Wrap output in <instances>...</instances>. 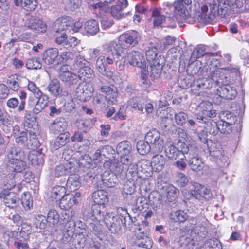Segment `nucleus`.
<instances>
[{
  "instance_id": "26",
  "label": "nucleus",
  "mask_w": 249,
  "mask_h": 249,
  "mask_svg": "<svg viewBox=\"0 0 249 249\" xmlns=\"http://www.w3.org/2000/svg\"><path fill=\"white\" fill-rule=\"evenodd\" d=\"M75 95L81 101H86L92 95L89 86L86 83H80L75 89Z\"/></svg>"
},
{
  "instance_id": "19",
  "label": "nucleus",
  "mask_w": 249,
  "mask_h": 249,
  "mask_svg": "<svg viewBox=\"0 0 249 249\" xmlns=\"http://www.w3.org/2000/svg\"><path fill=\"white\" fill-rule=\"evenodd\" d=\"M25 25L28 28L36 31L38 33H44L47 29L46 24L40 18L36 17H30Z\"/></svg>"
},
{
  "instance_id": "56",
  "label": "nucleus",
  "mask_w": 249,
  "mask_h": 249,
  "mask_svg": "<svg viewBox=\"0 0 249 249\" xmlns=\"http://www.w3.org/2000/svg\"><path fill=\"white\" fill-rule=\"evenodd\" d=\"M146 59L149 63L153 62L156 60L158 56L157 49L154 46H150L148 47V49L146 51Z\"/></svg>"
},
{
  "instance_id": "33",
  "label": "nucleus",
  "mask_w": 249,
  "mask_h": 249,
  "mask_svg": "<svg viewBox=\"0 0 249 249\" xmlns=\"http://www.w3.org/2000/svg\"><path fill=\"white\" fill-rule=\"evenodd\" d=\"M68 126V123L65 119L59 118L56 119L50 124L49 129L52 132L57 134L64 131Z\"/></svg>"
},
{
  "instance_id": "58",
  "label": "nucleus",
  "mask_w": 249,
  "mask_h": 249,
  "mask_svg": "<svg viewBox=\"0 0 249 249\" xmlns=\"http://www.w3.org/2000/svg\"><path fill=\"white\" fill-rule=\"evenodd\" d=\"M32 232V228L30 224L27 223H24L21 225V229L19 231V235L21 238L25 240L27 239L29 235Z\"/></svg>"
},
{
  "instance_id": "51",
  "label": "nucleus",
  "mask_w": 249,
  "mask_h": 249,
  "mask_svg": "<svg viewBox=\"0 0 249 249\" xmlns=\"http://www.w3.org/2000/svg\"><path fill=\"white\" fill-rule=\"evenodd\" d=\"M220 119L231 125L235 124L237 121V117L233 113L225 111L220 115Z\"/></svg>"
},
{
  "instance_id": "29",
  "label": "nucleus",
  "mask_w": 249,
  "mask_h": 249,
  "mask_svg": "<svg viewBox=\"0 0 249 249\" xmlns=\"http://www.w3.org/2000/svg\"><path fill=\"white\" fill-rule=\"evenodd\" d=\"M150 63L151 75L154 78H157L160 76L163 65L165 63L164 57L159 55L156 60Z\"/></svg>"
},
{
  "instance_id": "35",
  "label": "nucleus",
  "mask_w": 249,
  "mask_h": 249,
  "mask_svg": "<svg viewBox=\"0 0 249 249\" xmlns=\"http://www.w3.org/2000/svg\"><path fill=\"white\" fill-rule=\"evenodd\" d=\"M92 199L95 205L104 206L108 201L107 193L103 190H99L92 194Z\"/></svg>"
},
{
  "instance_id": "3",
  "label": "nucleus",
  "mask_w": 249,
  "mask_h": 249,
  "mask_svg": "<svg viewBox=\"0 0 249 249\" xmlns=\"http://www.w3.org/2000/svg\"><path fill=\"white\" fill-rule=\"evenodd\" d=\"M219 73L215 72L212 75V79L216 86H218L217 89V94L221 98L232 100L237 95L236 89L231 86L230 83L232 82L234 79L239 76V72L237 75H234L231 72L224 73L218 75Z\"/></svg>"
},
{
  "instance_id": "14",
  "label": "nucleus",
  "mask_w": 249,
  "mask_h": 249,
  "mask_svg": "<svg viewBox=\"0 0 249 249\" xmlns=\"http://www.w3.org/2000/svg\"><path fill=\"white\" fill-rule=\"evenodd\" d=\"M209 127L205 126V128L209 131L210 133L213 135L216 134L219 131L222 134L229 133L231 131V124L226 123L221 119L218 122L213 121L209 124Z\"/></svg>"
},
{
  "instance_id": "63",
  "label": "nucleus",
  "mask_w": 249,
  "mask_h": 249,
  "mask_svg": "<svg viewBox=\"0 0 249 249\" xmlns=\"http://www.w3.org/2000/svg\"><path fill=\"white\" fill-rule=\"evenodd\" d=\"M176 181L179 187H182L185 186L189 180L185 174L182 173H178L176 176Z\"/></svg>"
},
{
  "instance_id": "7",
  "label": "nucleus",
  "mask_w": 249,
  "mask_h": 249,
  "mask_svg": "<svg viewBox=\"0 0 249 249\" xmlns=\"http://www.w3.org/2000/svg\"><path fill=\"white\" fill-rule=\"evenodd\" d=\"M30 139L29 140L27 136V132L22 131L21 133L18 135V136L16 137L15 138L16 139V142L17 143L23 145L25 147H26L28 149H30L33 150L29 156V159L32 160V163H34V161L35 160V159L32 158V156L36 155V153H37L36 151H34V149L37 148V147L39 146L38 141L36 139V134L34 132H30Z\"/></svg>"
},
{
  "instance_id": "50",
  "label": "nucleus",
  "mask_w": 249,
  "mask_h": 249,
  "mask_svg": "<svg viewBox=\"0 0 249 249\" xmlns=\"http://www.w3.org/2000/svg\"><path fill=\"white\" fill-rule=\"evenodd\" d=\"M167 199L169 202L175 200L178 195V190L172 185H168L166 186Z\"/></svg>"
},
{
  "instance_id": "52",
  "label": "nucleus",
  "mask_w": 249,
  "mask_h": 249,
  "mask_svg": "<svg viewBox=\"0 0 249 249\" xmlns=\"http://www.w3.org/2000/svg\"><path fill=\"white\" fill-rule=\"evenodd\" d=\"M26 67L28 69H40L42 67V64L38 57H31L27 59Z\"/></svg>"
},
{
  "instance_id": "45",
  "label": "nucleus",
  "mask_w": 249,
  "mask_h": 249,
  "mask_svg": "<svg viewBox=\"0 0 249 249\" xmlns=\"http://www.w3.org/2000/svg\"><path fill=\"white\" fill-rule=\"evenodd\" d=\"M47 223L46 217L43 215L39 214L35 218L34 226L36 231L41 232L47 227Z\"/></svg>"
},
{
  "instance_id": "53",
  "label": "nucleus",
  "mask_w": 249,
  "mask_h": 249,
  "mask_svg": "<svg viewBox=\"0 0 249 249\" xmlns=\"http://www.w3.org/2000/svg\"><path fill=\"white\" fill-rule=\"evenodd\" d=\"M201 249H222L220 242L215 239H209L200 246Z\"/></svg>"
},
{
  "instance_id": "11",
  "label": "nucleus",
  "mask_w": 249,
  "mask_h": 249,
  "mask_svg": "<svg viewBox=\"0 0 249 249\" xmlns=\"http://www.w3.org/2000/svg\"><path fill=\"white\" fill-rule=\"evenodd\" d=\"M128 106L134 110L143 113L144 107L147 115H149L153 111V106L151 103L145 104V100L141 97H132L127 102Z\"/></svg>"
},
{
  "instance_id": "18",
  "label": "nucleus",
  "mask_w": 249,
  "mask_h": 249,
  "mask_svg": "<svg viewBox=\"0 0 249 249\" xmlns=\"http://www.w3.org/2000/svg\"><path fill=\"white\" fill-rule=\"evenodd\" d=\"M152 15L154 25L155 26H160L164 22H165L166 26L172 28H174L176 26L175 19L173 18V17H170L166 19L165 17L161 15L157 10H154L153 11Z\"/></svg>"
},
{
  "instance_id": "27",
  "label": "nucleus",
  "mask_w": 249,
  "mask_h": 249,
  "mask_svg": "<svg viewBox=\"0 0 249 249\" xmlns=\"http://www.w3.org/2000/svg\"><path fill=\"white\" fill-rule=\"evenodd\" d=\"M105 210L104 206L100 205H93L92 207L91 212L89 213L88 221H103L104 218L103 214L104 210Z\"/></svg>"
},
{
  "instance_id": "46",
  "label": "nucleus",
  "mask_w": 249,
  "mask_h": 249,
  "mask_svg": "<svg viewBox=\"0 0 249 249\" xmlns=\"http://www.w3.org/2000/svg\"><path fill=\"white\" fill-rule=\"evenodd\" d=\"M188 217L187 213L181 210L173 211L170 214V219L176 222L183 223Z\"/></svg>"
},
{
  "instance_id": "57",
  "label": "nucleus",
  "mask_w": 249,
  "mask_h": 249,
  "mask_svg": "<svg viewBox=\"0 0 249 249\" xmlns=\"http://www.w3.org/2000/svg\"><path fill=\"white\" fill-rule=\"evenodd\" d=\"M47 222L53 225H57L59 222V215L54 209L50 210L48 213Z\"/></svg>"
},
{
  "instance_id": "10",
  "label": "nucleus",
  "mask_w": 249,
  "mask_h": 249,
  "mask_svg": "<svg viewBox=\"0 0 249 249\" xmlns=\"http://www.w3.org/2000/svg\"><path fill=\"white\" fill-rule=\"evenodd\" d=\"M145 139L149 143L152 151L159 153L162 151L164 145L163 140L158 130L156 129L149 130L146 133Z\"/></svg>"
},
{
  "instance_id": "9",
  "label": "nucleus",
  "mask_w": 249,
  "mask_h": 249,
  "mask_svg": "<svg viewBox=\"0 0 249 249\" xmlns=\"http://www.w3.org/2000/svg\"><path fill=\"white\" fill-rule=\"evenodd\" d=\"M190 224L193 226L192 233L196 235V240L205 238L208 233L207 226L208 221L205 217H197L189 218Z\"/></svg>"
},
{
  "instance_id": "25",
  "label": "nucleus",
  "mask_w": 249,
  "mask_h": 249,
  "mask_svg": "<svg viewBox=\"0 0 249 249\" xmlns=\"http://www.w3.org/2000/svg\"><path fill=\"white\" fill-rule=\"evenodd\" d=\"M101 91L106 95V98L109 103L114 104L117 102L118 90L114 86H101L100 89Z\"/></svg>"
},
{
  "instance_id": "20",
  "label": "nucleus",
  "mask_w": 249,
  "mask_h": 249,
  "mask_svg": "<svg viewBox=\"0 0 249 249\" xmlns=\"http://www.w3.org/2000/svg\"><path fill=\"white\" fill-rule=\"evenodd\" d=\"M55 41L56 44L60 45L66 49L74 47L79 43V40L76 37L71 36L68 37L64 33H62L60 36H57L55 38Z\"/></svg>"
},
{
  "instance_id": "39",
  "label": "nucleus",
  "mask_w": 249,
  "mask_h": 249,
  "mask_svg": "<svg viewBox=\"0 0 249 249\" xmlns=\"http://www.w3.org/2000/svg\"><path fill=\"white\" fill-rule=\"evenodd\" d=\"M78 77L80 80H87L92 79L95 77L93 70L88 66L79 68L78 71Z\"/></svg>"
},
{
  "instance_id": "36",
  "label": "nucleus",
  "mask_w": 249,
  "mask_h": 249,
  "mask_svg": "<svg viewBox=\"0 0 249 249\" xmlns=\"http://www.w3.org/2000/svg\"><path fill=\"white\" fill-rule=\"evenodd\" d=\"M70 134L68 132L61 133L54 141L51 143V148L53 150H57L64 146L68 141Z\"/></svg>"
},
{
  "instance_id": "17",
  "label": "nucleus",
  "mask_w": 249,
  "mask_h": 249,
  "mask_svg": "<svg viewBox=\"0 0 249 249\" xmlns=\"http://www.w3.org/2000/svg\"><path fill=\"white\" fill-rule=\"evenodd\" d=\"M124 165L121 161L119 162L117 160L114 159L104 162L103 166L105 168L111 171L116 176H121L123 174V176L124 177L125 173Z\"/></svg>"
},
{
  "instance_id": "12",
  "label": "nucleus",
  "mask_w": 249,
  "mask_h": 249,
  "mask_svg": "<svg viewBox=\"0 0 249 249\" xmlns=\"http://www.w3.org/2000/svg\"><path fill=\"white\" fill-rule=\"evenodd\" d=\"M141 40V35L139 33L136 31L123 34L120 36V40L116 42L117 43L121 44L123 47H124L126 50L127 48L124 45L123 43H125L127 45H129L132 47L136 46L139 41ZM127 51L126 53H127ZM127 54H126V55Z\"/></svg>"
},
{
  "instance_id": "38",
  "label": "nucleus",
  "mask_w": 249,
  "mask_h": 249,
  "mask_svg": "<svg viewBox=\"0 0 249 249\" xmlns=\"http://www.w3.org/2000/svg\"><path fill=\"white\" fill-rule=\"evenodd\" d=\"M81 181L80 176L77 174H71L68 178L67 182V187L71 191H74L80 188Z\"/></svg>"
},
{
  "instance_id": "47",
  "label": "nucleus",
  "mask_w": 249,
  "mask_h": 249,
  "mask_svg": "<svg viewBox=\"0 0 249 249\" xmlns=\"http://www.w3.org/2000/svg\"><path fill=\"white\" fill-rule=\"evenodd\" d=\"M84 29L87 33L90 35H94L99 31L98 22L94 19L90 20L86 22Z\"/></svg>"
},
{
  "instance_id": "60",
  "label": "nucleus",
  "mask_w": 249,
  "mask_h": 249,
  "mask_svg": "<svg viewBox=\"0 0 249 249\" xmlns=\"http://www.w3.org/2000/svg\"><path fill=\"white\" fill-rule=\"evenodd\" d=\"M13 164L12 168L14 172L20 173L23 170H25L27 167L26 163L23 160V159H20L15 161L14 163H11Z\"/></svg>"
},
{
  "instance_id": "61",
  "label": "nucleus",
  "mask_w": 249,
  "mask_h": 249,
  "mask_svg": "<svg viewBox=\"0 0 249 249\" xmlns=\"http://www.w3.org/2000/svg\"><path fill=\"white\" fill-rule=\"evenodd\" d=\"M136 181L132 180H128L124 185V192L126 194H132L134 192L135 190V184Z\"/></svg>"
},
{
  "instance_id": "24",
  "label": "nucleus",
  "mask_w": 249,
  "mask_h": 249,
  "mask_svg": "<svg viewBox=\"0 0 249 249\" xmlns=\"http://www.w3.org/2000/svg\"><path fill=\"white\" fill-rule=\"evenodd\" d=\"M76 170L74 163L66 162L57 165L55 169L54 175L56 177L66 175L75 172Z\"/></svg>"
},
{
  "instance_id": "2",
  "label": "nucleus",
  "mask_w": 249,
  "mask_h": 249,
  "mask_svg": "<svg viewBox=\"0 0 249 249\" xmlns=\"http://www.w3.org/2000/svg\"><path fill=\"white\" fill-rule=\"evenodd\" d=\"M232 0H209L206 2L205 0H196L195 6L199 8L198 19L203 23L212 24L214 21L215 17L220 15H226L233 5L231 3ZM233 1H234L233 0Z\"/></svg>"
},
{
  "instance_id": "43",
  "label": "nucleus",
  "mask_w": 249,
  "mask_h": 249,
  "mask_svg": "<svg viewBox=\"0 0 249 249\" xmlns=\"http://www.w3.org/2000/svg\"><path fill=\"white\" fill-rule=\"evenodd\" d=\"M71 18L70 17L63 18L60 20L56 21L54 23L53 28L56 32H59L69 29L71 26V22L70 21Z\"/></svg>"
},
{
  "instance_id": "31",
  "label": "nucleus",
  "mask_w": 249,
  "mask_h": 249,
  "mask_svg": "<svg viewBox=\"0 0 249 249\" xmlns=\"http://www.w3.org/2000/svg\"><path fill=\"white\" fill-rule=\"evenodd\" d=\"M135 248L150 249L153 246V241L149 237L141 233L137 235V240L135 242Z\"/></svg>"
},
{
  "instance_id": "13",
  "label": "nucleus",
  "mask_w": 249,
  "mask_h": 249,
  "mask_svg": "<svg viewBox=\"0 0 249 249\" xmlns=\"http://www.w3.org/2000/svg\"><path fill=\"white\" fill-rule=\"evenodd\" d=\"M132 149L130 142L127 141L120 142L117 146V152L120 156L121 162L124 164H129L130 162L129 154Z\"/></svg>"
},
{
  "instance_id": "1",
  "label": "nucleus",
  "mask_w": 249,
  "mask_h": 249,
  "mask_svg": "<svg viewBox=\"0 0 249 249\" xmlns=\"http://www.w3.org/2000/svg\"><path fill=\"white\" fill-rule=\"evenodd\" d=\"M126 53L127 50L121 44L112 41L107 45L105 53L102 54L100 50L93 49L90 51V56L92 59L98 57L95 63L96 70L102 75L110 78L113 72L107 70L106 66L115 62L117 68L120 71L123 70L126 62Z\"/></svg>"
},
{
  "instance_id": "49",
  "label": "nucleus",
  "mask_w": 249,
  "mask_h": 249,
  "mask_svg": "<svg viewBox=\"0 0 249 249\" xmlns=\"http://www.w3.org/2000/svg\"><path fill=\"white\" fill-rule=\"evenodd\" d=\"M59 78L62 81L71 85L77 82L78 75L76 73L71 71L59 74Z\"/></svg>"
},
{
  "instance_id": "62",
  "label": "nucleus",
  "mask_w": 249,
  "mask_h": 249,
  "mask_svg": "<svg viewBox=\"0 0 249 249\" xmlns=\"http://www.w3.org/2000/svg\"><path fill=\"white\" fill-rule=\"evenodd\" d=\"M122 9L119 6H114L111 8V14L114 18L120 19L124 18L126 14L122 12Z\"/></svg>"
},
{
  "instance_id": "15",
  "label": "nucleus",
  "mask_w": 249,
  "mask_h": 249,
  "mask_svg": "<svg viewBox=\"0 0 249 249\" xmlns=\"http://www.w3.org/2000/svg\"><path fill=\"white\" fill-rule=\"evenodd\" d=\"M36 99L37 100L36 101L33 98L29 97V104L31 106H34L33 108V112L34 114H37L47 106L49 98L48 95L44 94L39 97L36 98Z\"/></svg>"
},
{
  "instance_id": "37",
  "label": "nucleus",
  "mask_w": 249,
  "mask_h": 249,
  "mask_svg": "<svg viewBox=\"0 0 249 249\" xmlns=\"http://www.w3.org/2000/svg\"><path fill=\"white\" fill-rule=\"evenodd\" d=\"M24 153L19 147H12L7 153V158L10 163H14L15 161L23 159Z\"/></svg>"
},
{
  "instance_id": "16",
  "label": "nucleus",
  "mask_w": 249,
  "mask_h": 249,
  "mask_svg": "<svg viewBox=\"0 0 249 249\" xmlns=\"http://www.w3.org/2000/svg\"><path fill=\"white\" fill-rule=\"evenodd\" d=\"M127 59L131 65L141 68H146V61L143 55L139 51H132L127 53Z\"/></svg>"
},
{
  "instance_id": "21",
  "label": "nucleus",
  "mask_w": 249,
  "mask_h": 249,
  "mask_svg": "<svg viewBox=\"0 0 249 249\" xmlns=\"http://www.w3.org/2000/svg\"><path fill=\"white\" fill-rule=\"evenodd\" d=\"M59 51L56 48H49L43 54L42 61L47 65L58 63Z\"/></svg>"
},
{
  "instance_id": "55",
  "label": "nucleus",
  "mask_w": 249,
  "mask_h": 249,
  "mask_svg": "<svg viewBox=\"0 0 249 249\" xmlns=\"http://www.w3.org/2000/svg\"><path fill=\"white\" fill-rule=\"evenodd\" d=\"M196 191L197 192L196 199H199L201 197H209L211 194L210 190L201 185L196 183Z\"/></svg>"
},
{
  "instance_id": "6",
  "label": "nucleus",
  "mask_w": 249,
  "mask_h": 249,
  "mask_svg": "<svg viewBox=\"0 0 249 249\" xmlns=\"http://www.w3.org/2000/svg\"><path fill=\"white\" fill-rule=\"evenodd\" d=\"M197 110L195 115L197 121L205 124V126L209 127L211 122L217 114L216 110L213 109L212 104L209 101H202L197 106Z\"/></svg>"
},
{
  "instance_id": "28",
  "label": "nucleus",
  "mask_w": 249,
  "mask_h": 249,
  "mask_svg": "<svg viewBox=\"0 0 249 249\" xmlns=\"http://www.w3.org/2000/svg\"><path fill=\"white\" fill-rule=\"evenodd\" d=\"M103 221L112 233L116 232L120 228L116 217L112 213H107Z\"/></svg>"
},
{
  "instance_id": "32",
  "label": "nucleus",
  "mask_w": 249,
  "mask_h": 249,
  "mask_svg": "<svg viewBox=\"0 0 249 249\" xmlns=\"http://www.w3.org/2000/svg\"><path fill=\"white\" fill-rule=\"evenodd\" d=\"M77 202V199L74 194L69 193L64 195L59 200V206L62 209H69Z\"/></svg>"
},
{
  "instance_id": "23",
  "label": "nucleus",
  "mask_w": 249,
  "mask_h": 249,
  "mask_svg": "<svg viewBox=\"0 0 249 249\" xmlns=\"http://www.w3.org/2000/svg\"><path fill=\"white\" fill-rule=\"evenodd\" d=\"M46 89L53 97H61L63 95V88L57 78H53L50 80Z\"/></svg>"
},
{
  "instance_id": "64",
  "label": "nucleus",
  "mask_w": 249,
  "mask_h": 249,
  "mask_svg": "<svg viewBox=\"0 0 249 249\" xmlns=\"http://www.w3.org/2000/svg\"><path fill=\"white\" fill-rule=\"evenodd\" d=\"M187 118V114L183 112H179L175 115V121L179 125H182L185 123Z\"/></svg>"
},
{
  "instance_id": "48",
  "label": "nucleus",
  "mask_w": 249,
  "mask_h": 249,
  "mask_svg": "<svg viewBox=\"0 0 249 249\" xmlns=\"http://www.w3.org/2000/svg\"><path fill=\"white\" fill-rule=\"evenodd\" d=\"M3 125L4 131L8 132L11 126V121L9 116L2 110L0 109V125Z\"/></svg>"
},
{
  "instance_id": "40",
  "label": "nucleus",
  "mask_w": 249,
  "mask_h": 249,
  "mask_svg": "<svg viewBox=\"0 0 249 249\" xmlns=\"http://www.w3.org/2000/svg\"><path fill=\"white\" fill-rule=\"evenodd\" d=\"M66 193V188L63 186L54 187L50 194L49 198L52 201L60 200Z\"/></svg>"
},
{
  "instance_id": "22",
  "label": "nucleus",
  "mask_w": 249,
  "mask_h": 249,
  "mask_svg": "<svg viewBox=\"0 0 249 249\" xmlns=\"http://www.w3.org/2000/svg\"><path fill=\"white\" fill-rule=\"evenodd\" d=\"M165 156L170 160H175L178 159V157H184V153L187 152L186 150L183 151L179 150L175 145L167 143L165 147Z\"/></svg>"
},
{
  "instance_id": "4",
  "label": "nucleus",
  "mask_w": 249,
  "mask_h": 249,
  "mask_svg": "<svg viewBox=\"0 0 249 249\" xmlns=\"http://www.w3.org/2000/svg\"><path fill=\"white\" fill-rule=\"evenodd\" d=\"M217 53H208L205 56V62L206 65L201 69L200 65L201 62L198 61H196L194 63L190 64L188 69L190 70L191 68L194 67V69L191 71V73L192 74H196L199 73V75L206 76L210 74H212L216 71H219L222 68H226V67L221 68L220 69L214 70L215 68H218L220 66V63L219 61L213 58L214 56L217 55ZM230 67V66H228ZM232 67H233L232 66ZM227 68V67H226Z\"/></svg>"
},
{
  "instance_id": "54",
  "label": "nucleus",
  "mask_w": 249,
  "mask_h": 249,
  "mask_svg": "<svg viewBox=\"0 0 249 249\" xmlns=\"http://www.w3.org/2000/svg\"><path fill=\"white\" fill-rule=\"evenodd\" d=\"M137 149L140 154L144 155L149 152L150 150H151V147L146 140L145 141L142 140L138 142Z\"/></svg>"
},
{
  "instance_id": "30",
  "label": "nucleus",
  "mask_w": 249,
  "mask_h": 249,
  "mask_svg": "<svg viewBox=\"0 0 249 249\" xmlns=\"http://www.w3.org/2000/svg\"><path fill=\"white\" fill-rule=\"evenodd\" d=\"M173 7L175 16V17H173L175 19V22L176 21L180 22L186 19L187 11L185 6L181 2H179V1L175 2Z\"/></svg>"
},
{
  "instance_id": "59",
  "label": "nucleus",
  "mask_w": 249,
  "mask_h": 249,
  "mask_svg": "<svg viewBox=\"0 0 249 249\" xmlns=\"http://www.w3.org/2000/svg\"><path fill=\"white\" fill-rule=\"evenodd\" d=\"M21 202L25 210L29 211L33 206L31 196L29 193H24L21 197Z\"/></svg>"
},
{
  "instance_id": "8",
  "label": "nucleus",
  "mask_w": 249,
  "mask_h": 249,
  "mask_svg": "<svg viewBox=\"0 0 249 249\" xmlns=\"http://www.w3.org/2000/svg\"><path fill=\"white\" fill-rule=\"evenodd\" d=\"M234 75H237L239 73V68L238 67H228L226 68H222L219 71H216V72L219 73L218 75L223 74L226 72H230ZM215 72L210 74L209 73L207 75V77L199 78V79L195 82V85L199 89H209L212 88L213 85V80L212 79V75L215 73ZM207 76V75L206 76Z\"/></svg>"
},
{
  "instance_id": "44",
  "label": "nucleus",
  "mask_w": 249,
  "mask_h": 249,
  "mask_svg": "<svg viewBox=\"0 0 249 249\" xmlns=\"http://www.w3.org/2000/svg\"><path fill=\"white\" fill-rule=\"evenodd\" d=\"M189 165L192 170L198 172L203 169L204 163L202 160L199 156L196 155L190 159Z\"/></svg>"
},
{
  "instance_id": "41",
  "label": "nucleus",
  "mask_w": 249,
  "mask_h": 249,
  "mask_svg": "<svg viewBox=\"0 0 249 249\" xmlns=\"http://www.w3.org/2000/svg\"><path fill=\"white\" fill-rule=\"evenodd\" d=\"M140 171V169L138 164H130L127 173H125V175H126L128 179L137 181L138 178L141 177L139 173Z\"/></svg>"
},
{
  "instance_id": "42",
  "label": "nucleus",
  "mask_w": 249,
  "mask_h": 249,
  "mask_svg": "<svg viewBox=\"0 0 249 249\" xmlns=\"http://www.w3.org/2000/svg\"><path fill=\"white\" fill-rule=\"evenodd\" d=\"M102 179L104 184L109 188L113 187L118 181L117 177L108 171L104 172L102 175Z\"/></svg>"
},
{
  "instance_id": "5",
  "label": "nucleus",
  "mask_w": 249,
  "mask_h": 249,
  "mask_svg": "<svg viewBox=\"0 0 249 249\" xmlns=\"http://www.w3.org/2000/svg\"><path fill=\"white\" fill-rule=\"evenodd\" d=\"M15 176L13 173L7 175L6 178L8 181L6 185L8 189H3L0 192V199L6 206L12 208L16 207L17 203L19 201V197L17 194L10 191L16 186Z\"/></svg>"
},
{
  "instance_id": "34",
  "label": "nucleus",
  "mask_w": 249,
  "mask_h": 249,
  "mask_svg": "<svg viewBox=\"0 0 249 249\" xmlns=\"http://www.w3.org/2000/svg\"><path fill=\"white\" fill-rule=\"evenodd\" d=\"M166 160L163 155L157 154L151 159V164L152 170L155 172L162 171L166 164Z\"/></svg>"
}]
</instances>
